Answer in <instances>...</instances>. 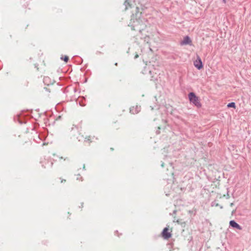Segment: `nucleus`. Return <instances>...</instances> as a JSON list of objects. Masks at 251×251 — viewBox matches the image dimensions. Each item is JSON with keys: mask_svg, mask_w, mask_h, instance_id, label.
Segmentation results:
<instances>
[{"mask_svg": "<svg viewBox=\"0 0 251 251\" xmlns=\"http://www.w3.org/2000/svg\"><path fill=\"white\" fill-rule=\"evenodd\" d=\"M188 99L191 103H193L198 108H200L201 106V103L199 97L197 96L193 92H191L188 94Z\"/></svg>", "mask_w": 251, "mask_h": 251, "instance_id": "nucleus-1", "label": "nucleus"}, {"mask_svg": "<svg viewBox=\"0 0 251 251\" xmlns=\"http://www.w3.org/2000/svg\"><path fill=\"white\" fill-rule=\"evenodd\" d=\"M172 228H170L169 226L164 228L161 233L162 237L164 239H168L172 237Z\"/></svg>", "mask_w": 251, "mask_h": 251, "instance_id": "nucleus-2", "label": "nucleus"}, {"mask_svg": "<svg viewBox=\"0 0 251 251\" xmlns=\"http://www.w3.org/2000/svg\"><path fill=\"white\" fill-rule=\"evenodd\" d=\"M194 65L195 67L199 70L203 68L201 60L199 56L197 57V59L194 62Z\"/></svg>", "mask_w": 251, "mask_h": 251, "instance_id": "nucleus-3", "label": "nucleus"}, {"mask_svg": "<svg viewBox=\"0 0 251 251\" xmlns=\"http://www.w3.org/2000/svg\"><path fill=\"white\" fill-rule=\"evenodd\" d=\"M192 41L190 37L188 36H186L184 37L183 40L180 42V44L181 45H191Z\"/></svg>", "mask_w": 251, "mask_h": 251, "instance_id": "nucleus-4", "label": "nucleus"}, {"mask_svg": "<svg viewBox=\"0 0 251 251\" xmlns=\"http://www.w3.org/2000/svg\"><path fill=\"white\" fill-rule=\"evenodd\" d=\"M140 110V107L138 105L133 106L130 109V112L133 114H137Z\"/></svg>", "mask_w": 251, "mask_h": 251, "instance_id": "nucleus-5", "label": "nucleus"}, {"mask_svg": "<svg viewBox=\"0 0 251 251\" xmlns=\"http://www.w3.org/2000/svg\"><path fill=\"white\" fill-rule=\"evenodd\" d=\"M229 225L232 227L236 228L239 230H241L242 229L241 226L234 221H230L229 222Z\"/></svg>", "mask_w": 251, "mask_h": 251, "instance_id": "nucleus-6", "label": "nucleus"}, {"mask_svg": "<svg viewBox=\"0 0 251 251\" xmlns=\"http://www.w3.org/2000/svg\"><path fill=\"white\" fill-rule=\"evenodd\" d=\"M95 139V137L94 136H86L85 138V141H89V142H92L94 139Z\"/></svg>", "mask_w": 251, "mask_h": 251, "instance_id": "nucleus-7", "label": "nucleus"}, {"mask_svg": "<svg viewBox=\"0 0 251 251\" xmlns=\"http://www.w3.org/2000/svg\"><path fill=\"white\" fill-rule=\"evenodd\" d=\"M124 4H125V5L126 6V8H125L126 10H127L129 8H131V5L129 3V2L127 0L125 1V3H124Z\"/></svg>", "mask_w": 251, "mask_h": 251, "instance_id": "nucleus-8", "label": "nucleus"}, {"mask_svg": "<svg viewBox=\"0 0 251 251\" xmlns=\"http://www.w3.org/2000/svg\"><path fill=\"white\" fill-rule=\"evenodd\" d=\"M227 106L228 107V108H230V107H232L233 108H236V105H235V103L233 102H231V103H228L227 105Z\"/></svg>", "mask_w": 251, "mask_h": 251, "instance_id": "nucleus-9", "label": "nucleus"}, {"mask_svg": "<svg viewBox=\"0 0 251 251\" xmlns=\"http://www.w3.org/2000/svg\"><path fill=\"white\" fill-rule=\"evenodd\" d=\"M61 59L67 63L69 60V57L67 56H64V57H62Z\"/></svg>", "mask_w": 251, "mask_h": 251, "instance_id": "nucleus-10", "label": "nucleus"}, {"mask_svg": "<svg viewBox=\"0 0 251 251\" xmlns=\"http://www.w3.org/2000/svg\"><path fill=\"white\" fill-rule=\"evenodd\" d=\"M136 9H137V14H136V15L139 14V17H140L142 15V12H139V8L137 7H136Z\"/></svg>", "mask_w": 251, "mask_h": 251, "instance_id": "nucleus-11", "label": "nucleus"}, {"mask_svg": "<svg viewBox=\"0 0 251 251\" xmlns=\"http://www.w3.org/2000/svg\"><path fill=\"white\" fill-rule=\"evenodd\" d=\"M77 179L82 181V177L79 175H78L77 177Z\"/></svg>", "mask_w": 251, "mask_h": 251, "instance_id": "nucleus-12", "label": "nucleus"}, {"mask_svg": "<svg viewBox=\"0 0 251 251\" xmlns=\"http://www.w3.org/2000/svg\"><path fill=\"white\" fill-rule=\"evenodd\" d=\"M66 181V179H62L61 181V183L65 182Z\"/></svg>", "mask_w": 251, "mask_h": 251, "instance_id": "nucleus-13", "label": "nucleus"}, {"mask_svg": "<svg viewBox=\"0 0 251 251\" xmlns=\"http://www.w3.org/2000/svg\"><path fill=\"white\" fill-rule=\"evenodd\" d=\"M138 57H139V55H138V54H136L135 55V58H137Z\"/></svg>", "mask_w": 251, "mask_h": 251, "instance_id": "nucleus-14", "label": "nucleus"}, {"mask_svg": "<svg viewBox=\"0 0 251 251\" xmlns=\"http://www.w3.org/2000/svg\"><path fill=\"white\" fill-rule=\"evenodd\" d=\"M233 204L232 203H231L230 204V205H231V206H232V205H233Z\"/></svg>", "mask_w": 251, "mask_h": 251, "instance_id": "nucleus-15", "label": "nucleus"}]
</instances>
